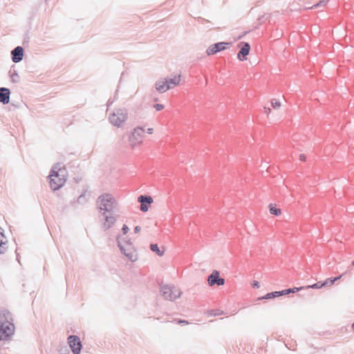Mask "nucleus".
Returning <instances> with one entry per match:
<instances>
[{"label":"nucleus","mask_w":354,"mask_h":354,"mask_svg":"<svg viewBox=\"0 0 354 354\" xmlns=\"http://www.w3.org/2000/svg\"><path fill=\"white\" fill-rule=\"evenodd\" d=\"M68 344H69L73 353L79 354L81 351V348H82V344H81L79 337L75 335H71L68 337Z\"/></svg>","instance_id":"11"},{"label":"nucleus","mask_w":354,"mask_h":354,"mask_svg":"<svg viewBox=\"0 0 354 354\" xmlns=\"http://www.w3.org/2000/svg\"><path fill=\"white\" fill-rule=\"evenodd\" d=\"M302 289V287L301 288H290V291L291 292H297V291H299V290Z\"/></svg>","instance_id":"31"},{"label":"nucleus","mask_w":354,"mask_h":354,"mask_svg":"<svg viewBox=\"0 0 354 354\" xmlns=\"http://www.w3.org/2000/svg\"><path fill=\"white\" fill-rule=\"evenodd\" d=\"M8 250L7 243H0V254H4Z\"/></svg>","instance_id":"23"},{"label":"nucleus","mask_w":354,"mask_h":354,"mask_svg":"<svg viewBox=\"0 0 354 354\" xmlns=\"http://www.w3.org/2000/svg\"><path fill=\"white\" fill-rule=\"evenodd\" d=\"M281 296L280 291H275L272 292H270L266 295L265 297H263V299H272L274 297H279Z\"/></svg>","instance_id":"20"},{"label":"nucleus","mask_w":354,"mask_h":354,"mask_svg":"<svg viewBox=\"0 0 354 354\" xmlns=\"http://www.w3.org/2000/svg\"><path fill=\"white\" fill-rule=\"evenodd\" d=\"M265 113L266 114H269L271 112L270 108L264 107Z\"/></svg>","instance_id":"35"},{"label":"nucleus","mask_w":354,"mask_h":354,"mask_svg":"<svg viewBox=\"0 0 354 354\" xmlns=\"http://www.w3.org/2000/svg\"><path fill=\"white\" fill-rule=\"evenodd\" d=\"M342 275H340L337 277H335L334 279L328 278L324 283H322V286H332L335 281L339 279Z\"/></svg>","instance_id":"18"},{"label":"nucleus","mask_w":354,"mask_h":354,"mask_svg":"<svg viewBox=\"0 0 354 354\" xmlns=\"http://www.w3.org/2000/svg\"><path fill=\"white\" fill-rule=\"evenodd\" d=\"M153 132V128H149L147 129V133H149V134H152Z\"/></svg>","instance_id":"37"},{"label":"nucleus","mask_w":354,"mask_h":354,"mask_svg":"<svg viewBox=\"0 0 354 354\" xmlns=\"http://www.w3.org/2000/svg\"><path fill=\"white\" fill-rule=\"evenodd\" d=\"M128 118V112L125 108H119L109 115L110 122L118 127H121Z\"/></svg>","instance_id":"6"},{"label":"nucleus","mask_w":354,"mask_h":354,"mask_svg":"<svg viewBox=\"0 0 354 354\" xmlns=\"http://www.w3.org/2000/svg\"><path fill=\"white\" fill-rule=\"evenodd\" d=\"M177 323H178V324H189L187 321H186V320H181V319H178L177 321Z\"/></svg>","instance_id":"32"},{"label":"nucleus","mask_w":354,"mask_h":354,"mask_svg":"<svg viewBox=\"0 0 354 354\" xmlns=\"http://www.w3.org/2000/svg\"><path fill=\"white\" fill-rule=\"evenodd\" d=\"M266 166H267V163L263 164V162H262L261 165V167H262L263 168L266 167Z\"/></svg>","instance_id":"38"},{"label":"nucleus","mask_w":354,"mask_h":354,"mask_svg":"<svg viewBox=\"0 0 354 354\" xmlns=\"http://www.w3.org/2000/svg\"><path fill=\"white\" fill-rule=\"evenodd\" d=\"M281 296L291 293L290 288L280 291Z\"/></svg>","instance_id":"30"},{"label":"nucleus","mask_w":354,"mask_h":354,"mask_svg":"<svg viewBox=\"0 0 354 354\" xmlns=\"http://www.w3.org/2000/svg\"><path fill=\"white\" fill-rule=\"evenodd\" d=\"M122 231L123 234L125 235L129 232V228L126 225H124L122 228Z\"/></svg>","instance_id":"28"},{"label":"nucleus","mask_w":354,"mask_h":354,"mask_svg":"<svg viewBox=\"0 0 354 354\" xmlns=\"http://www.w3.org/2000/svg\"><path fill=\"white\" fill-rule=\"evenodd\" d=\"M269 209H270V214H272L279 216L281 214V209L276 208L275 207L273 206L272 204H270Z\"/></svg>","instance_id":"19"},{"label":"nucleus","mask_w":354,"mask_h":354,"mask_svg":"<svg viewBox=\"0 0 354 354\" xmlns=\"http://www.w3.org/2000/svg\"><path fill=\"white\" fill-rule=\"evenodd\" d=\"M230 46L228 42H218L209 46L206 50L207 55H214L221 50L227 49Z\"/></svg>","instance_id":"9"},{"label":"nucleus","mask_w":354,"mask_h":354,"mask_svg":"<svg viewBox=\"0 0 354 354\" xmlns=\"http://www.w3.org/2000/svg\"><path fill=\"white\" fill-rule=\"evenodd\" d=\"M15 326L11 314L6 310L0 311V351L9 342L14 334Z\"/></svg>","instance_id":"1"},{"label":"nucleus","mask_w":354,"mask_h":354,"mask_svg":"<svg viewBox=\"0 0 354 354\" xmlns=\"http://www.w3.org/2000/svg\"><path fill=\"white\" fill-rule=\"evenodd\" d=\"M150 249L156 252L159 257L164 255L165 249L160 250L157 244H151Z\"/></svg>","instance_id":"17"},{"label":"nucleus","mask_w":354,"mask_h":354,"mask_svg":"<svg viewBox=\"0 0 354 354\" xmlns=\"http://www.w3.org/2000/svg\"><path fill=\"white\" fill-rule=\"evenodd\" d=\"M10 100V91L6 88H0V102L8 104Z\"/></svg>","instance_id":"15"},{"label":"nucleus","mask_w":354,"mask_h":354,"mask_svg":"<svg viewBox=\"0 0 354 354\" xmlns=\"http://www.w3.org/2000/svg\"><path fill=\"white\" fill-rule=\"evenodd\" d=\"M180 82V74L174 75L169 80L161 79L156 82L155 86L159 93H165L168 90L178 86Z\"/></svg>","instance_id":"4"},{"label":"nucleus","mask_w":354,"mask_h":354,"mask_svg":"<svg viewBox=\"0 0 354 354\" xmlns=\"http://www.w3.org/2000/svg\"><path fill=\"white\" fill-rule=\"evenodd\" d=\"M299 160H301V161H305L306 160V156L304 154H301L299 156Z\"/></svg>","instance_id":"36"},{"label":"nucleus","mask_w":354,"mask_h":354,"mask_svg":"<svg viewBox=\"0 0 354 354\" xmlns=\"http://www.w3.org/2000/svg\"><path fill=\"white\" fill-rule=\"evenodd\" d=\"M66 168L59 163L55 165L49 176V184L52 189L55 191L62 187L66 182Z\"/></svg>","instance_id":"2"},{"label":"nucleus","mask_w":354,"mask_h":354,"mask_svg":"<svg viewBox=\"0 0 354 354\" xmlns=\"http://www.w3.org/2000/svg\"><path fill=\"white\" fill-rule=\"evenodd\" d=\"M96 205L101 213L111 212L118 205V202L113 195L105 193L97 198Z\"/></svg>","instance_id":"3"},{"label":"nucleus","mask_w":354,"mask_h":354,"mask_svg":"<svg viewBox=\"0 0 354 354\" xmlns=\"http://www.w3.org/2000/svg\"><path fill=\"white\" fill-rule=\"evenodd\" d=\"M245 61H248V62L245 64V67L246 68H248L249 66L252 67L259 63V60L257 57H250L249 58L245 57Z\"/></svg>","instance_id":"16"},{"label":"nucleus","mask_w":354,"mask_h":354,"mask_svg":"<svg viewBox=\"0 0 354 354\" xmlns=\"http://www.w3.org/2000/svg\"><path fill=\"white\" fill-rule=\"evenodd\" d=\"M352 265L354 266V260L352 261Z\"/></svg>","instance_id":"39"},{"label":"nucleus","mask_w":354,"mask_h":354,"mask_svg":"<svg viewBox=\"0 0 354 354\" xmlns=\"http://www.w3.org/2000/svg\"><path fill=\"white\" fill-rule=\"evenodd\" d=\"M118 243L120 250L127 257L132 261H136L137 252L131 242L126 241L121 237H118Z\"/></svg>","instance_id":"5"},{"label":"nucleus","mask_w":354,"mask_h":354,"mask_svg":"<svg viewBox=\"0 0 354 354\" xmlns=\"http://www.w3.org/2000/svg\"><path fill=\"white\" fill-rule=\"evenodd\" d=\"M140 230H141V227L140 226H136L134 228L135 233H138L140 232Z\"/></svg>","instance_id":"34"},{"label":"nucleus","mask_w":354,"mask_h":354,"mask_svg":"<svg viewBox=\"0 0 354 354\" xmlns=\"http://www.w3.org/2000/svg\"><path fill=\"white\" fill-rule=\"evenodd\" d=\"M160 292L162 296L168 300H175L179 298L181 295V292L179 288L175 286H169L167 285L161 287Z\"/></svg>","instance_id":"8"},{"label":"nucleus","mask_w":354,"mask_h":354,"mask_svg":"<svg viewBox=\"0 0 354 354\" xmlns=\"http://www.w3.org/2000/svg\"><path fill=\"white\" fill-rule=\"evenodd\" d=\"M238 58L240 60H242L243 58V47L241 48L239 53H238Z\"/></svg>","instance_id":"27"},{"label":"nucleus","mask_w":354,"mask_h":354,"mask_svg":"<svg viewBox=\"0 0 354 354\" xmlns=\"http://www.w3.org/2000/svg\"><path fill=\"white\" fill-rule=\"evenodd\" d=\"M207 282L210 286H213L214 285L223 286L225 283V279L223 278H220L219 272L217 270H214L208 277Z\"/></svg>","instance_id":"12"},{"label":"nucleus","mask_w":354,"mask_h":354,"mask_svg":"<svg viewBox=\"0 0 354 354\" xmlns=\"http://www.w3.org/2000/svg\"><path fill=\"white\" fill-rule=\"evenodd\" d=\"M250 46L248 43L245 42V57L249 54Z\"/></svg>","instance_id":"26"},{"label":"nucleus","mask_w":354,"mask_h":354,"mask_svg":"<svg viewBox=\"0 0 354 354\" xmlns=\"http://www.w3.org/2000/svg\"><path fill=\"white\" fill-rule=\"evenodd\" d=\"M252 286L254 288H259V283L257 281H254L252 283Z\"/></svg>","instance_id":"33"},{"label":"nucleus","mask_w":354,"mask_h":354,"mask_svg":"<svg viewBox=\"0 0 354 354\" xmlns=\"http://www.w3.org/2000/svg\"><path fill=\"white\" fill-rule=\"evenodd\" d=\"M145 135V129L141 127L135 128L129 137V143L131 148L140 145Z\"/></svg>","instance_id":"7"},{"label":"nucleus","mask_w":354,"mask_h":354,"mask_svg":"<svg viewBox=\"0 0 354 354\" xmlns=\"http://www.w3.org/2000/svg\"><path fill=\"white\" fill-rule=\"evenodd\" d=\"M23 48L21 46H17L12 51V54L13 55L12 60L14 62H19L23 58Z\"/></svg>","instance_id":"14"},{"label":"nucleus","mask_w":354,"mask_h":354,"mask_svg":"<svg viewBox=\"0 0 354 354\" xmlns=\"http://www.w3.org/2000/svg\"><path fill=\"white\" fill-rule=\"evenodd\" d=\"M328 0H322V1H320L317 4H316L315 6V7H319L320 6H325L327 3Z\"/></svg>","instance_id":"29"},{"label":"nucleus","mask_w":354,"mask_h":354,"mask_svg":"<svg viewBox=\"0 0 354 354\" xmlns=\"http://www.w3.org/2000/svg\"><path fill=\"white\" fill-rule=\"evenodd\" d=\"M7 238L4 236L3 233V230L0 227V243H7Z\"/></svg>","instance_id":"22"},{"label":"nucleus","mask_w":354,"mask_h":354,"mask_svg":"<svg viewBox=\"0 0 354 354\" xmlns=\"http://www.w3.org/2000/svg\"><path fill=\"white\" fill-rule=\"evenodd\" d=\"M138 202L141 203L140 210L143 212L148 211L149 206L153 203V200L152 197L149 196H140L138 198Z\"/></svg>","instance_id":"13"},{"label":"nucleus","mask_w":354,"mask_h":354,"mask_svg":"<svg viewBox=\"0 0 354 354\" xmlns=\"http://www.w3.org/2000/svg\"><path fill=\"white\" fill-rule=\"evenodd\" d=\"M322 283L321 282H317L316 283H314L311 286H307L308 288H320L322 287H323L324 286H322Z\"/></svg>","instance_id":"25"},{"label":"nucleus","mask_w":354,"mask_h":354,"mask_svg":"<svg viewBox=\"0 0 354 354\" xmlns=\"http://www.w3.org/2000/svg\"><path fill=\"white\" fill-rule=\"evenodd\" d=\"M104 220L102 223V227L104 230L110 229L116 222V218L111 212L102 213Z\"/></svg>","instance_id":"10"},{"label":"nucleus","mask_w":354,"mask_h":354,"mask_svg":"<svg viewBox=\"0 0 354 354\" xmlns=\"http://www.w3.org/2000/svg\"><path fill=\"white\" fill-rule=\"evenodd\" d=\"M153 108L157 111H161L165 109V105L162 104L156 103L153 105Z\"/></svg>","instance_id":"24"},{"label":"nucleus","mask_w":354,"mask_h":354,"mask_svg":"<svg viewBox=\"0 0 354 354\" xmlns=\"http://www.w3.org/2000/svg\"><path fill=\"white\" fill-rule=\"evenodd\" d=\"M271 105L274 109H279L281 107V102L276 99L271 100Z\"/></svg>","instance_id":"21"}]
</instances>
